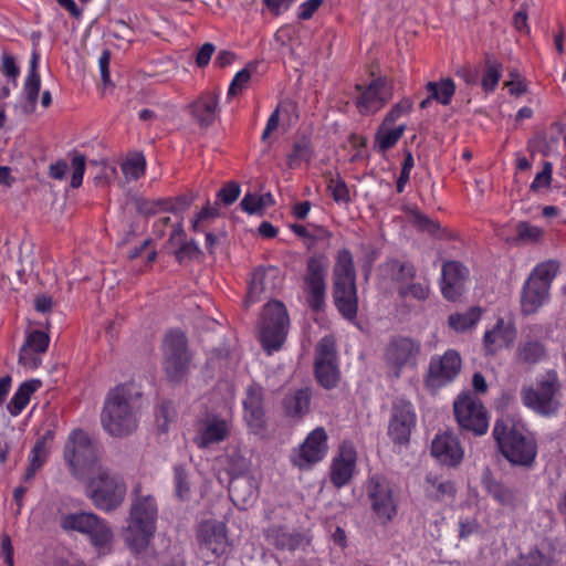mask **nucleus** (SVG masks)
I'll list each match as a JSON object with an SVG mask.
<instances>
[{
  "mask_svg": "<svg viewBox=\"0 0 566 566\" xmlns=\"http://www.w3.org/2000/svg\"><path fill=\"white\" fill-rule=\"evenodd\" d=\"M431 454L441 464L455 468L462 462L464 450L454 433L444 431L438 433L432 440Z\"/></svg>",
  "mask_w": 566,
  "mask_h": 566,
  "instance_id": "25",
  "label": "nucleus"
},
{
  "mask_svg": "<svg viewBox=\"0 0 566 566\" xmlns=\"http://www.w3.org/2000/svg\"><path fill=\"white\" fill-rule=\"evenodd\" d=\"M412 105V101L408 97L400 99L390 108L382 123L386 125H394L398 118L411 112Z\"/></svg>",
  "mask_w": 566,
  "mask_h": 566,
  "instance_id": "54",
  "label": "nucleus"
},
{
  "mask_svg": "<svg viewBox=\"0 0 566 566\" xmlns=\"http://www.w3.org/2000/svg\"><path fill=\"white\" fill-rule=\"evenodd\" d=\"M228 468L231 475L239 476L248 471V462L244 457L234 453L228 457Z\"/></svg>",
  "mask_w": 566,
  "mask_h": 566,
  "instance_id": "61",
  "label": "nucleus"
},
{
  "mask_svg": "<svg viewBox=\"0 0 566 566\" xmlns=\"http://www.w3.org/2000/svg\"><path fill=\"white\" fill-rule=\"evenodd\" d=\"M328 436L323 427H317L311 431L304 442L291 457L294 467L300 470H308L321 462L328 451Z\"/></svg>",
  "mask_w": 566,
  "mask_h": 566,
  "instance_id": "19",
  "label": "nucleus"
},
{
  "mask_svg": "<svg viewBox=\"0 0 566 566\" xmlns=\"http://www.w3.org/2000/svg\"><path fill=\"white\" fill-rule=\"evenodd\" d=\"M122 171L127 179L137 180L145 174L146 160L140 154L135 155L122 164Z\"/></svg>",
  "mask_w": 566,
  "mask_h": 566,
  "instance_id": "48",
  "label": "nucleus"
},
{
  "mask_svg": "<svg viewBox=\"0 0 566 566\" xmlns=\"http://www.w3.org/2000/svg\"><path fill=\"white\" fill-rule=\"evenodd\" d=\"M553 165L549 161H545L542 171H539L533 182L531 184L532 191H539L542 189L549 188L552 182Z\"/></svg>",
  "mask_w": 566,
  "mask_h": 566,
  "instance_id": "57",
  "label": "nucleus"
},
{
  "mask_svg": "<svg viewBox=\"0 0 566 566\" xmlns=\"http://www.w3.org/2000/svg\"><path fill=\"white\" fill-rule=\"evenodd\" d=\"M457 486L452 480L433 474H427L424 480V494L434 502H452L457 495Z\"/></svg>",
  "mask_w": 566,
  "mask_h": 566,
  "instance_id": "33",
  "label": "nucleus"
},
{
  "mask_svg": "<svg viewBox=\"0 0 566 566\" xmlns=\"http://www.w3.org/2000/svg\"><path fill=\"white\" fill-rule=\"evenodd\" d=\"M144 406V394L135 382L115 386L104 400L101 412L103 429L114 438L133 434L138 429Z\"/></svg>",
  "mask_w": 566,
  "mask_h": 566,
  "instance_id": "1",
  "label": "nucleus"
},
{
  "mask_svg": "<svg viewBox=\"0 0 566 566\" xmlns=\"http://www.w3.org/2000/svg\"><path fill=\"white\" fill-rule=\"evenodd\" d=\"M413 224L420 230L428 231L430 233H434L439 229V224L437 222L420 212H416L413 214Z\"/></svg>",
  "mask_w": 566,
  "mask_h": 566,
  "instance_id": "63",
  "label": "nucleus"
},
{
  "mask_svg": "<svg viewBox=\"0 0 566 566\" xmlns=\"http://www.w3.org/2000/svg\"><path fill=\"white\" fill-rule=\"evenodd\" d=\"M430 98H434L442 105H449L455 93V84L452 78H442L439 82H428L426 85Z\"/></svg>",
  "mask_w": 566,
  "mask_h": 566,
  "instance_id": "39",
  "label": "nucleus"
},
{
  "mask_svg": "<svg viewBox=\"0 0 566 566\" xmlns=\"http://www.w3.org/2000/svg\"><path fill=\"white\" fill-rule=\"evenodd\" d=\"M328 261L325 255H312L306 262L304 282L307 289L308 306L318 312L325 304Z\"/></svg>",
  "mask_w": 566,
  "mask_h": 566,
  "instance_id": "16",
  "label": "nucleus"
},
{
  "mask_svg": "<svg viewBox=\"0 0 566 566\" xmlns=\"http://www.w3.org/2000/svg\"><path fill=\"white\" fill-rule=\"evenodd\" d=\"M48 458V450L45 447L44 439L38 440L33 446L30 453V464H33L35 468H41Z\"/></svg>",
  "mask_w": 566,
  "mask_h": 566,
  "instance_id": "60",
  "label": "nucleus"
},
{
  "mask_svg": "<svg viewBox=\"0 0 566 566\" xmlns=\"http://www.w3.org/2000/svg\"><path fill=\"white\" fill-rule=\"evenodd\" d=\"M266 537L277 549L295 551L304 542V535L285 526H273L268 530Z\"/></svg>",
  "mask_w": 566,
  "mask_h": 566,
  "instance_id": "36",
  "label": "nucleus"
},
{
  "mask_svg": "<svg viewBox=\"0 0 566 566\" xmlns=\"http://www.w3.org/2000/svg\"><path fill=\"white\" fill-rule=\"evenodd\" d=\"M242 406L243 420L250 432L255 436H263L268 428L263 387L256 382L249 385Z\"/></svg>",
  "mask_w": 566,
  "mask_h": 566,
  "instance_id": "20",
  "label": "nucleus"
},
{
  "mask_svg": "<svg viewBox=\"0 0 566 566\" xmlns=\"http://www.w3.org/2000/svg\"><path fill=\"white\" fill-rule=\"evenodd\" d=\"M312 158V149L310 142L305 138L296 140L292 151L287 156V166L294 168L303 161H310Z\"/></svg>",
  "mask_w": 566,
  "mask_h": 566,
  "instance_id": "45",
  "label": "nucleus"
},
{
  "mask_svg": "<svg viewBox=\"0 0 566 566\" xmlns=\"http://www.w3.org/2000/svg\"><path fill=\"white\" fill-rule=\"evenodd\" d=\"M405 130L406 125L391 127V125L381 123L375 134L374 149L380 154H385L388 149L396 146Z\"/></svg>",
  "mask_w": 566,
  "mask_h": 566,
  "instance_id": "37",
  "label": "nucleus"
},
{
  "mask_svg": "<svg viewBox=\"0 0 566 566\" xmlns=\"http://www.w3.org/2000/svg\"><path fill=\"white\" fill-rule=\"evenodd\" d=\"M358 454L355 444L344 440L329 467V481L336 489L350 483L357 467Z\"/></svg>",
  "mask_w": 566,
  "mask_h": 566,
  "instance_id": "22",
  "label": "nucleus"
},
{
  "mask_svg": "<svg viewBox=\"0 0 566 566\" xmlns=\"http://www.w3.org/2000/svg\"><path fill=\"white\" fill-rule=\"evenodd\" d=\"M333 300L342 316L354 321L358 312L356 270L352 252L340 249L333 268Z\"/></svg>",
  "mask_w": 566,
  "mask_h": 566,
  "instance_id": "3",
  "label": "nucleus"
},
{
  "mask_svg": "<svg viewBox=\"0 0 566 566\" xmlns=\"http://www.w3.org/2000/svg\"><path fill=\"white\" fill-rule=\"evenodd\" d=\"M502 64L491 56L485 59V70L482 76L481 85L485 92H493L500 81Z\"/></svg>",
  "mask_w": 566,
  "mask_h": 566,
  "instance_id": "43",
  "label": "nucleus"
},
{
  "mask_svg": "<svg viewBox=\"0 0 566 566\" xmlns=\"http://www.w3.org/2000/svg\"><path fill=\"white\" fill-rule=\"evenodd\" d=\"M197 541L200 549L213 557L224 555L229 547L226 524L214 520L202 521L197 528Z\"/></svg>",
  "mask_w": 566,
  "mask_h": 566,
  "instance_id": "24",
  "label": "nucleus"
},
{
  "mask_svg": "<svg viewBox=\"0 0 566 566\" xmlns=\"http://www.w3.org/2000/svg\"><path fill=\"white\" fill-rule=\"evenodd\" d=\"M462 359L455 349H448L441 356H432L424 376L429 389H438L453 381L461 371Z\"/></svg>",
  "mask_w": 566,
  "mask_h": 566,
  "instance_id": "17",
  "label": "nucleus"
},
{
  "mask_svg": "<svg viewBox=\"0 0 566 566\" xmlns=\"http://www.w3.org/2000/svg\"><path fill=\"white\" fill-rule=\"evenodd\" d=\"M420 342L406 336L392 337L385 348V360L396 371V376L400 375L402 368L415 366L420 354Z\"/></svg>",
  "mask_w": 566,
  "mask_h": 566,
  "instance_id": "21",
  "label": "nucleus"
},
{
  "mask_svg": "<svg viewBox=\"0 0 566 566\" xmlns=\"http://www.w3.org/2000/svg\"><path fill=\"white\" fill-rule=\"evenodd\" d=\"M255 70H256V65L253 63H249L244 69L239 71L234 75V77L229 86L228 95L235 96L237 94L242 92V90L247 86V84L249 83V81L251 78L252 71H255Z\"/></svg>",
  "mask_w": 566,
  "mask_h": 566,
  "instance_id": "50",
  "label": "nucleus"
},
{
  "mask_svg": "<svg viewBox=\"0 0 566 566\" xmlns=\"http://www.w3.org/2000/svg\"><path fill=\"white\" fill-rule=\"evenodd\" d=\"M86 167V157L82 154L74 153L71 159V187L78 188L83 182V176Z\"/></svg>",
  "mask_w": 566,
  "mask_h": 566,
  "instance_id": "53",
  "label": "nucleus"
},
{
  "mask_svg": "<svg viewBox=\"0 0 566 566\" xmlns=\"http://www.w3.org/2000/svg\"><path fill=\"white\" fill-rule=\"evenodd\" d=\"M126 492L123 476L102 465L90 473L85 486V494L93 505L106 513L117 510L124 503Z\"/></svg>",
  "mask_w": 566,
  "mask_h": 566,
  "instance_id": "5",
  "label": "nucleus"
},
{
  "mask_svg": "<svg viewBox=\"0 0 566 566\" xmlns=\"http://www.w3.org/2000/svg\"><path fill=\"white\" fill-rule=\"evenodd\" d=\"M562 382L555 369H547L537 376L535 385L523 386L521 400L523 405L535 413L552 417L560 408Z\"/></svg>",
  "mask_w": 566,
  "mask_h": 566,
  "instance_id": "6",
  "label": "nucleus"
},
{
  "mask_svg": "<svg viewBox=\"0 0 566 566\" xmlns=\"http://www.w3.org/2000/svg\"><path fill=\"white\" fill-rule=\"evenodd\" d=\"M516 328L513 323H506L499 317L491 329L483 335V350L486 356H494L499 350L513 344Z\"/></svg>",
  "mask_w": 566,
  "mask_h": 566,
  "instance_id": "28",
  "label": "nucleus"
},
{
  "mask_svg": "<svg viewBox=\"0 0 566 566\" xmlns=\"http://www.w3.org/2000/svg\"><path fill=\"white\" fill-rule=\"evenodd\" d=\"M174 479L176 495L182 501L188 500L190 494V482L188 473L184 467L176 465L174 468Z\"/></svg>",
  "mask_w": 566,
  "mask_h": 566,
  "instance_id": "51",
  "label": "nucleus"
},
{
  "mask_svg": "<svg viewBox=\"0 0 566 566\" xmlns=\"http://www.w3.org/2000/svg\"><path fill=\"white\" fill-rule=\"evenodd\" d=\"M311 391L308 388H301L287 392L282 400L284 415L289 418L301 419L310 412Z\"/></svg>",
  "mask_w": 566,
  "mask_h": 566,
  "instance_id": "34",
  "label": "nucleus"
},
{
  "mask_svg": "<svg viewBox=\"0 0 566 566\" xmlns=\"http://www.w3.org/2000/svg\"><path fill=\"white\" fill-rule=\"evenodd\" d=\"M163 369L169 382L180 384L189 374L191 355L188 340L180 331H170L163 343Z\"/></svg>",
  "mask_w": 566,
  "mask_h": 566,
  "instance_id": "9",
  "label": "nucleus"
},
{
  "mask_svg": "<svg viewBox=\"0 0 566 566\" xmlns=\"http://www.w3.org/2000/svg\"><path fill=\"white\" fill-rule=\"evenodd\" d=\"M191 114L201 127H209L216 119L218 97L213 93H205L191 105Z\"/></svg>",
  "mask_w": 566,
  "mask_h": 566,
  "instance_id": "35",
  "label": "nucleus"
},
{
  "mask_svg": "<svg viewBox=\"0 0 566 566\" xmlns=\"http://www.w3.org/2000/svg\"><path fill=\"white\" fill-rule=\"evenodd\" d=\"M516 229L520 238L524 240H537L542 234L538 228L526 222H520Z\"/></svg>",
  "mask_w": 566,
  "mask_h": 566,
  "instance_id": "64",
  "label": "nucleus"
},
{
  "mask_svg": "<svg viewBox=\"0 0 566 566\" xmlns=\"http://www.w3.org/2000/svg\"><path fill=\"white\" fill-rule=\"evenodd\" d=\"M483 486L486 493L503 507L515 510L521 503L517 490L494 479L492 475H486L483 479Z\"/></svg>",
  "mask_w": 566,
  "mask_h": 566,
  "instance_id": "32",
  "label": "nucleus"
},
{
  "mask_svg": "<svg viewBox=\"0 0 566 566\" xmlns=\"http://www.w3.org/2000/svg\"><path fill=\"white\" fill-rule=\"evenodd\" d=\"M176 409L171 401H163L156 410V423L161 432H167L169 423L176 417Z\"/></svg>",
  "mask_w": 566,
  "mask_h": 566,
  "instance_id": "49",
  "label": "nucleus"
},
{
  "mask_svg": "<svg viewBox=\"0 0 566 566\" xmlns=\"http://www.w3.org/2000/svg\"><path fill=\"white\" fill-rule=\"evenodd\" d=\"M128 523L124 532L125 541L136 553L146 548L156 530L157 505L151 495H139V486L134 489Z\"/></svg>",
  "mask_w": 566,
  "mask_h": 566,
  "instance_id": "4",
  "label": "nucleus"
},
{
  "mask_svg": "<svg viewBox=\"0 0 566 566\" xmlns=\"http://www.w3.org/2000/svg\"><path fill=\"white\" fill-rule=\"evenodd\" d=\"M469 270L459 261H447L442 265L441 293L444 298L455 302L464 292Z\"/></svg>",
  "mask_w": 566,
  "mask_h": 566,
  "instance_id": "26",
  "label": "nucleus"
},
{
  "mask_svg": "<svg viewBox=\"0 0 566 566\" xmlns=\"http://www.w3.org/2000/svg\"><path fill=\"white\" fill-rule=\"evenodd\" d=\"M231 433V424L228 420L211 417L198 422L197 433L193 443L199 449H207L213 444L223 442Z\"/></svg>",
  "mask_w": 566,
  "mask_h": 566,
  "instance_id": "27",
  "label": "nucleus"
},
{
  "mask_svg": "<svg viewBox=\"0 0 566 566\" xmlns=\"http://www.w3.org/2000/svg\"><path fill=\"white\" fill-rule=\"evenodd\" d=\"M562 382L555 369H547L537 376L535 385L523 386L521 400L523 405L535 413L552 417L560 408Z\"/></svg>",
  "mask_w": 566,
  "mask_h": 566,
  "instance_id": "7",
  "label": "nucleus"
},
{
  "mask_svg": "<svg viewBox=\"0 0 566 566\" xmlns=\"http://www.w3.org/2000/svg\"><path fill=\"white\" fill-rule=\"evenodd\" d=\"M240 195V186L237 182H229L218 191V200L223 205L230 206L237 201Z\"/></svg>",
  "mask_w": 566,
  "mask_h": 566,
  "instance_id": "58",
  "label": "nucleus"
},
{
  "mask_svg": "<svg viewBox=\"0 0 566 566\" xmlns=\"http://www.w3.org/2000/svg\"><path fill=\"white\" fill-rule=\"evenodd\" d=\"M314 371L317 382L326 388H335L340 373L337 364L336 340L334 336H324L316 345Z\"/></svg>",
  "mask_w": 566,
  "mask_h": 566,
  "instance_id": "14",
  "label": "nucleus"
},
{
  "mask_svg": "<svg viewBox=\"0 0 566 566\" xmlns=\"http://www.w3.org/2000/svg\"><path fill=\"white\" fill-rule=\"evenodd\" d=\"M548 331L542 324L527 325L515 348L514 361L522 367H533L548 358Z\"/></svg>",
  "mask_w": 566,
  "mask_h": 566,
  "instance_id": "11",
  "label": "nucleus"
},
{
  "mask_svg": "<svg viewBox=\"0 0 566 566\" xmlns=\"http://www.w3.org/2000/svg\"><path fill=\"white\" fill-rule=\"evenodd\" d=\"M266 272L263 268H256L252 272L251 281L249 283L247 303H254L260 300L261 294L268 292L266 286Z\"/></svg>",
  "mask_w": 566,
  "mask_h": 566,
  "instance_id": "44",
  "label": "nucleus"
},
{
  "mask_svg": "<svg viewBox=\"0 0 566 566\" xmlns=\"http://www.w3.org/2000/svg\"><path fill=\"white\" fill-rule=\"evenodd\" d=\"M169 200L166 199H157V200H146L142 199L137 201V211L144 216H154L160 211H168Z\"/></svg>",
  "mask_w": 566,
  "mask_h": 566,
  "instance_id": "55",
  "label": "nucleus"
},
{
  "mask_svg": "<svg viewBox=\"0 0 566 566\" xmlns=\"http://www.w3.org/2000/svg\"><path fill=\"white\" fill-rule=\"evenodd\" d=\"M40 88H41L40 74H28L25 82H24L23 91L27 96V99L33 106L38 102Z\"/></svg>",
  "mask_w": 566,
  "mask_h": 566,
  "instance_id": "56",
  "label": "nucleus"
},
{
  "mask_svg": "<svg viewBox=\"0 0 566 566\" xmlns=\"http://www.w3.org/2000/svg\"><path fill=\"white\" fill-rule=\"evenodd\" d=\"M258 195L247 193L240 202L243 211L253 214L262 210Z\"/></svg>",
  "mask_w": 566,
  "mask_h": 566,
  "instance_id": "62",
  "label": "nucleus"
},
{
  "mask_svg": "<svg viewBox=\"0 0 566 566\" xmlns=\"http://www.w3.org/2000/svg\"><path fill=\"white\" fill-rule=\"evenodd\" d=\"M287 327L289 316L284 304L280 301L266 303L260 324V339L269 354L281 348Z\"/></svg>",
  "mask_w": 566,
  "mask_h": 566,
  "instance_id": "10",
  "label": "nucleus"
},
{
  "mask_svg": "<svg viewBox=\"0 0 566 566\" xmlns=\"http://www.w3.org/2000/svg\"><path fill=\"white\" fill-rule=\"evenodd\" d=\"M453 412L459 427L472 432L474 436H483L489 429V413L482 401L471 392H464L453 402Z\"/></svg>",
  "mask_w": 566,
  "mask_h": 566,
  "instance_id": "13",
  "label": "nucleus"
},
{
  "mask_svg": "<svg viewBox=\"0 0 566 566\" xmlns=\"http://www.w3.org/2000/svg\"><path fill=\"white\" fill-rule=\"evenodd\" d=\"M493 438L500 453L514 467L531 469L537 455V443L525 426L512 416L495 421Z\"/></svg>",
  "mask_w": 566,
  "mask_h": 566,
  "instance_id": "2",
  "label": "nucleus"
},
{
  "mask_svg": "<svg viewBox=\"0 0 566 566\" xmlns=\"http://www.w3.org/2000/svg\"><path fill=\"white\" fill-rule=\"evenodd\" d=\"M416 426V413L412 405L399 400L392 406V413L388 424V436L395 444L403 446L410 440L411 431Z\"/></svg>",
  "mask_w": 566,
  "mask_h": 566,
  "instance_id": "23",
  "label": "nucleus"
},
{
  "mask_svg": "<svg viewBox=\"0 0 566 566\" xmlns=\"http://www.w3.org/2000/svg\"><path fill=\"white\" fill-rule=\"evenodd\" d=\"M49 344L48 333L39 329L30 332L20 349L19 363L29 369H36L42 363L40 355L48 350Z\"/></svg>",
  "mask_w": 566,
  "mask_h": 566,
  "instance_id": "29",
  "label": "nucleus"
},
{
  "mask_svg": "<svg viewBox=\"0 0 566 566\" xmlns=\"http://www.w3.org/2000/svg\"><path fill=\"white\" fill-rule=\"evenodd\" d=\"M507 566H558L557 560L539 548L533 547L526 554H522L517 559L507 564Z\"/></svg>",
  "mask_w": 566,
  "mask_h": 566,
  "instance_id": "40",
  "label": "nucleus"
},
{
  "mask_svg": "<svg viewBox=\"0 0 566 566\" xmlns=\"http://www.w3.org/2000/svg\"><path fill=\"white\" fill-rule=\"evenodd\" d=\"M482 308L470 307L465 313H454L448 318L449 326L455 332H465L473 327L481 318Z\"/></svg>",
  "mask_w": 566,
  "mask_h": 566,
  "instance_id": "41",
  "label": "nucleus"
},
{
  "mask_svg": "<svg viewBox=\"0 0 566 566\" xmlns=\"http://www.w3.org/2000/svg\"><path fill=\"white\" fill-rule=\"evenodd\" d=\"M41 385L39 379H30L22 382L7 406L9 413L13 417L19 416L30 402L31 396Z\"/></svg>",
  "mask_w": 566,
  "mask_h": 566,
  "instance_id": "38",
  "label": "nucleus"
},
{
  "mask_svg": "<svg viewBox=\"0 0 566 566\" xmlns=\"http://www.w3.org/2000/svg\"><path fill=\"white\" fill-rule=\"evenodd\" d=\"M178 245L179 248L175 251V258L179 264H184L186 261L197 259L202 254L195 240L182 241L178 243Z\"/></svg>",
  "mask_w": 566,
  "mask_h": 566,
  "instance_id": "52",
  "label": "nucleus"
},
{
  "mask_svg": "<svg viewBox=\"0 0 566 566\" xmlns=\"http://www.w3.org/2000/svg\"><path fill=\"white\" fill-rule=\"evenodd\" d=\"M64 460L72 475L82 479L86 473L94 472L99 460L98 449L85 431L75 429L65 443Z\"/></svg>",
  "mask_w": 566,
  "mask_h": 566,
  "instance_id": "8",
  "label": "nucleus"
},
{
  "mask_svg": "<svg viewBox=\"0 0 566 566\" xmlns=\"http://www.w3.org/2000/svg\"><path fill=\"white\" fill-rule=\"evenodd\" d=\"M1 72L9 80H11L14 83V85H17V78L20 74V70L15 63V59L12 55H10L8 53H3L2 63H1Z\"/></svg>",
  "mask_w": 566,
  "mask_h": 566,
  "instance_id": "59",
  "label": "nucleus"
},
{
  "mask_svg": "<svg viewBox=\"0 0 566 566\" xmlns=\"http://www.w3.org/2000/svg\"><path fill=\"white\" fill-rule=\"evenodd\" d=\"M370 507L380 524L385 525L397 515V503L390 482L381 475H373L366 485Z\"/></svg>",
  "mask_w": 566,
  "mask_h": 566,
  "instance_id": "15",
  "label": "nucleus"
},
{
  "mask_svg": "<svg viewBox=\"0 0 566 566\" xmlns=\"http://www.w3.org/2000/svg\"><path fill=\"white\" fill-rule=\"evenodd\" d=\"M356 90L360 91V94L355 104L363 116L374 115L394 97V83L387 77H377L365 88L357 84Z\"/></svg>",
  "mask_w": 566,
  "mask_h": 566,
  "instance_id": "18",
  "label": "nucleus"
},
{
  "mask_svg": "<svg viewBox=\"0 0 566 566\" xmlns=\"http://www.w3.org/2000/svg\"><path fill=\"white\" fill-rule=\"evenodd\" d=\"M398 294L401 298L412 297L418 301H426L430 294L428 283L413 282L398 286Z\"/></svg>",
  "mask_w": 566,
  "mask_h": 566,
  "instance_id": "47",
  "label": "nucleus"
},
{
  "mask_svg": "<svg viewBox=\"0 0 566 566\" xmlns=\"http://www.w3.org/2000/svg\"><path fill=\"white\" fill-rule=\"evenodd\" d=\"M327 190L337 203L347 205L352 201L349 189L339 175L329 178L327 181Z\"/></svg>",
  "mask_w": 566,
  "mask_h": 566,
  "instance_id": "46",
  "label": "nucleus"
},
{
  "mask_svg": "<svg viewBox=\"0 0 566 566\" xmlns=\"http://www.w3.org/2000/svg\"><path fill=\"white\" fill-rule=\"evenodd\" d=\"M559 269V264L556 261L548 260L546 262L537 264L531 272L527 280L534 281L535 283L546 284L551 290L553 280L555 279Z\"/></svg>",
  "mask_w": 566,
  "mask_h": 566,
  "instance_id": "42",
  "label": "nucleus"
},
{
  "mask_svg": "<svg viewBox=\"0 0 566 566\" xmlns=\"http://www.w3.org/2000/svg\"><path fill=\"white\" fill-rule=\"evenodd\" d=\"M548 297L546 284L526 280L521 292V313L526 316L537 313Z\"/></svg>",
  "mask_w": 566,
  "mask_h": 566,
  "instance_id": "31",
  "label": "nucleus"
},
{
  "mask_svg": "<svg viewBox=\"0 0 566 566\" xmlns=\"http://www.w3.org/2000/svg\"><path fill=\"white\" fill-rule=\"evenodd\" d=\"M60 526L66 532H78L88 536L94 546L103 547L111 543L113 532L107 522L93 512L64 514Z\"/></svg>",
  "mask_w": 566,
  "mask_h": 566,
  "instance_id": "12",
  "label": "nucleus"
},
{
  "mask_svg": "<svg viewBox=\"0 0 566 566\" xmlns=\"http://www.w3.org/2000/svg\"><path fill=\"white\" fill-rule=\"evenodd\" d=\"M378 270L379 276L382 280H389L398 286L403 285L408 281H412L417 274V269L413 263L396 258L386 259V261L379 265Z\"/></svg>",
  "mask_w": 566,
  "mask_h": 566,
  "instance_id": "30",
  "label": "nucleus"
}]
</instances>
